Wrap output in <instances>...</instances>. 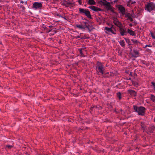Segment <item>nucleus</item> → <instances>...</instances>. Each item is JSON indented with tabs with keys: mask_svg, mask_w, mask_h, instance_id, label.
<instances>
[{
	"mask_svg": "<svg viewBox=\"0 0 155 155\" xmlns=\"http://www.w3.org/2000/svg\"><path fill=\"white\" fill-rule=\"evenodd\" d=\"M134 109L135 112L137 113L139 115L143 116L145 114V108L142 106L138 107L137 106H134Z\"/></svg>",
	"mask_w": 155,
	"mask_h": 155,
	"instance_id": "f257e3e1",
	"label": "nucleus"
},
{
	"mask_svg": "<svg viewBox=\"0 0 155 155\" xmlns=\"http://www.w3.org/2000/svg\"><path fill=\"white\" fill-rule=\"evenodd\" d=\"M96 68V70L99 74H104L105 69L103 64L101 62H97Z\"/></svg>",
	"mask_w": 155,
	"mask_h": 155,
	"instance_id": "f03ea898",
	"label": "nucleus"
},
{
	"mask_svg": "<svg viewBox=\"0 0 155 155\" xmlns=\"http://www.w3.org/2000/svg\"><path fill=\"white\" fill-rule=\"evenodd\" d=\"M79 13L82 15H84L87 18L90 19H91L92 17L91 15L90 12L88 9H84L82 8H79Z\"/></svg>",
	"mask_w": 155,
	"mask_h": 155,
	"instance_id": "7ed1b4c3",
	"label": "nucleus"
},
{
	"mask_svg": "<svg viewBox=\"0 0 155 155\" xmlns=\"http://www.w3.org/2000/svg\"><path fill=\"white\" fill-rule=\"evenodd\" d=\"M145 10L149 12L153 10H155V4L152 2L148 3L145 5Z\"/></svg>",
	"mask_w": 155,
	"mask_h": 155,
	"instance_id": "20e7f679",
	"label": "nucleus"
},
{
	"mask_svg": "<svg viewBox=\"0 0 155 155\" xmlns=\"http://www.w3.org/2000/svg\"><path fill=\"white\" fill-rule=\"evenodd\" d=\"M42 7L41 2H35L32 5V8L35 10L41 9Z\"/></svg>",
	"mask_w": 155,
	"mask_h": 155,
	"instance_id": "39448f33",
	"label": "nucleus"
},
{
	"mask_svg": "<svg viewBox=\"0 0 155 155\" xmlns=\"http://www.w3.org/2000/svg\"><path fill=\"white\" fill-rule=\"evenodd\" d=\"M83 23L84 24V25L82 24L81 25H76V27L79 29H82V30H84L86 28H88V27L87 25V22L86 21L84 22Z\"/></svg>",
	"mask_w": 155,
	"mask_h": 155,
	"instance_id": "423d86ee",
	"label": "nucleus"
},
{
	"mask_svg": "<svg viewBox=\"0 0 155 155\" xmlns=\"http://www.w3.org/2000/svg\"><path fill=\"white\" fill-rule=\"evenodd\" d=\"M131 16L134 17V12L133 10L132 11V12L131 14L130 13H128L126 15V17L127 18V19L130 20L131 21H133V19L131 17Z\"/></svg>",
	"mask_w": 155,
	"mask_h": 155,
	"instance_id": "0eeeda50",
	"label": "nucleus"
},
{
	"mask_svg": "<svg viewBox=\"0 0 155 155\" xmlns=\"http://www.w3.org/2000/svg\"><path fill=\"white\" fill-rule=\"evenodd\" d=\"M120 32L121 35L123 36L126 35L127 32L126 31V29L125 28H123L122 26L119 28Z\"/></svg>",
	"mask_w": 155,
	"mask_h": 155,
	"instance_id": "6e6552de",
	"label": "nucleus"
},
{
	"mask_svg": "<svg viewBox=\"0 0 155 155\" xmlns=\"http://www.w3.org/2000/svg\"><path fill=\"white\" fill-rule=\"evenodd\" d=\"M103 5H104L106 8L107 10H110L111 9V5L110 3L107 2H103Z\"/></svg>",
	"mask_w": 155,
	"mask_h": 155,
	"instance_id": "1a4fd4ad",
	"label": "nucleus"
},
{
	"mask_svg": "<svg viewBox=\"0 0 155 155\" xmlns=\"http://www.w3.org/2000/svg\"><path fill=\"white\" fill-rule=\"evenodd\" d=\"M113 22L115 25H117L119 28L122 26L121 23L117 18H115Z\"/></svg>",
	"mask_w": 155,
	"mask_h": 155,
	"instance_id": "9d476101",
	"label": "nucleus"
},
{
	"mask_svg": "<svg viewBox=\"0 0 155 155\" xmlns=\"http://www.w3.org/2000/svg\"><path fill=\"white\" fill-rule=\"evenodd\" d=\"M118 9L122 14L124 15L125 14V9L122 6H120L119 7Z\"/></svg>",
	"mask_w": 155,
	"mask_h": 155,
	"instance_id": "9b49d317",
	"label": "nucleus"
},
{
	"mask_svg": "<svg viewBox=\"0 0 155 155\" xmlns=\"http://www.w3.org/2000/svg\"><path fill=\"white\" fill-rule=\"evenodd\" d=\"M128 92L132 96H135L136 95V92L134 90H129Z\"/></svg>",
	"mask_w": 155,
	"mask_h": 155,
	"instance_id": "f8f14e48",
	"label": "nucleus"
},
{
	"mask_svg": "<svg viewBox=\"0 0 155 155\" xmlns=\"http://www.w3.org/2000/svg\"><path fill=\"white\" fill-rule=\"evenodd\" d=\"M89 8L92 9L93 11H100V9L99 8H97L94 6H92L89 7Z\"/></svg>",
	"mask_w": 155,
	"mask_h": 155,
	"instance_id": "ddd939ff",
	"label": "nucleus"
},
{
	"mask_svg": "<svg viewBox=\"0 0 155 155\" xmlns=\"http://www.w3.org/2000/svg\"><path fill=\"white\" fill-rule=\"evenodd\" d=\"M127 5L129 7H131L132 6L131 5L133 4H134L136 3V2L135 1L134 2H131V0H128L127 1Z\"/></svg>",
	"mask_w": 155,
	"mask_h": 155,
	"instance_id": "4468645a",
	"label": "nucleus"
},
{
	"mask_svg": "<svg viewBox=\"0 0 155 155\" xmlns=\"http://www.w3.org/2000/svg\"><path fill=\"white\" fill-rule=\"evenodd\" d=\"M127 33L131 35L134 36L135 35L134 31L129 29H127Z\"/></svg>",
	"mask_w": 155,
	"mask_h": 155,
	"instance_id": "2eb2a0df",
	"label": "nucleus"
},
{
	"mask_svg": "<svg viewBox=\"0 0 155 155\" xmlns=\"http://www.w3.org/2000/svg\"><path fill=\"white\" fill-rule=\"evenodd\" d=\"M113 25H112L110 28H108L107 27H105V30L106 31V32L108 33V32H110L111 31V28H113Z\"/></svg>",
	"mask_w": 155,
	"mask_h": 155,
	"instance_id": "dca6fc26",
	"label": "nucleus"
},
{
	"mask_svg": "<svg viewBox=\"0 0 155 155\" xmlns=\"http://www.w3.org/2000/svg\"><path fill=\"white\" fill-rule=\"evenodd\" d=\"M131 41L137 45H138V44H140V42L136 39H131Z\"/></svg>",
	"mask_w": 155,
	"mask_h": 155,
	"instance_id": "f3484780",
	"label": "nucleus"
},
{
	"mask_svg": "<svg viewBox=\"0 0 155 155\" xmlns=\"http://www.w3.org/2000/svg\"><path fill=\"white\" fill-rule=\"evenodd\" d=\"M134 54L133 55V56L134 57L136 58L138 56V55L139 54V52L138 51H137V50H134Z\"/></svg>",
	"mask_w": 155,
	"mask_h": 155,
	"instance_id": "a211bd4d",
	"label": "nucleus"
},
{
	"mask_svg": "<svg viewBox=\"0 0 155 155\" xmlns=\"http://www.w3.org/2000/svg\"><path fill=\"white\" fill-rule=\"evenodd\" d=\"M150 99L151 101L155 103V96L153 95H151Z\"/></svg>",
	"mask_w": 155,
	"mask_h": 155,
	"instance_id": "6ab92c4d",
	"label": "nucleus"
},
{
	"mask_svg": "<svg viewBox=\"0 0 155 155\" xmlns=\"http://www.w3.org/2000/svg\"><path fill=\"white\" fill-rule=\"evenodd\" d=\"M88 4L90 5H94L95 4V2L94 0H88Z\"/></svg>",
	"mask_w": 155,
	"mask_h": 155,
	"instance_id": "aec40b11",
	"label": "nucleus"
},
{
	"mask_svg": "<svg viewBox=\"0 0 155 155\" xmlns=\"http://www.w3.org/2000/svg\"><path fill=\"white\" fill-rule=\"evenodd\" d=\"M119 42L122 47H124L125 46V42L124 40H121Z\"/></svg>",
	"mask_w": 155,
	"mask_h": 155,
	"instance_id": "412c9836",
	"label": "nucleus"
},
{
	"mask_svg": "<svg viewBox=\"0 0 155 155\" xmlns=\"http://www.w3.org/2000/svg\"><path fill=\"white\" fill-rule=\"evenodd\" d=\"M117 96L118 97L119 100H120L121 98V94L120 92H118L117 93Z\"/></svg>",
	"mask_w": 155,
	"mask_h": 155,
	"instance_id": "4be33fe9",
	"label": "nucleus"
},
{
	"mask_svg": "<svg viewBox=\"0 0 155 155\" xmlns=\"http://www.w3.org/2000/svg\"><path fill=\"white\" fill-rule=\"evenodd\" d=\"M81 55L82 57H84L85 56V54L86 53L83 52L82 51L79 50Z\"/></svg>",
	"mask_w": 155,
	"mask_h": 155,
	"instance_id": "5701e85b",
	"label": "nucleus"
},
{
	"mask_svg": "<svg viewBox=\"0 0 155 155\" xmlns=\"http://www.w3.org/2000/svg\"><path fill=\"white\" fill-rule=\"evenodd\" d=\"M110 32H111L112 34H113L114 35H115L116 34V30L115 29H114V30H113L112 28H111V31H110Z\"/></svg>",
	"mask_w": 155,
	"mask_h": 155,
	"instance_id": "b1692460",
	"label": "nucleus"
},
{
	"mask_svg": "<svg viewBox=\"0 0 155 155\" xmlns=\"http://www.w3.org/2000/svg\"><path fill=\"white\" fill-rule=\"evenodd\" d=\"M79 50L82 51L83 52L86 53V51L85 48H81L80 49H79Z\"/></svg>",
	"mask_w": 155,
	"mask_h": 155,
	"instance_id": "393cba45",
	"label": "nucleus"
},
{
	"mask_svg": "<svg viewBox=\"0 0 155 155\" xmlns=\"http://www.w3.org/2000/svg\"><path fill=\"white\" fill-rule=\"evenodd\" d=\"M150 35L151 36L153 39H155V36L154 34L152 32L150 33Z\"/></svg>",
	"mask_w": 155,
	"mask_h": 155,
	"instance_id": "a878e982",
	"label": "nucleus"
},
{
	"mask_svg": "<svg viewBox=\"0 0 155 155\" xmlns=\"http://www.w3.org/2000/svg\"><path fill=\"white\" fill-rule=\"evenodd\" d=\"M124 39L125 40L126 42L127 43H128V44L130 42V40L129 39L126 38H125Z\"/></svg>",
	"mask_w": 155,
	"mask_h": 155,
	"instance_id": "bb28decb",
	"label": "nucleus"
},
{
	"mask_svg": "<svg viewBox=\"0 0 155 155\" xmlns=\"http://www.w3.org/2000/svg\"><path fill=\"white\" fill-rule=\"evenodd\" d=\"M151 84L153 87L154 90L155 91V83L154 82H151Z\"/></svg>",
	"mask_w": 155,
	"mask_h": 155,
	"instance_id": "cd10ccee",
	"label": "nucleus"
},
{
	"mask_svg": "<svg viewBox=\"0 0 155 155\" xmlns=\"http://www.w3.org/2000/svg\"><path fill=\"white\" fill-rule=\"evenodd\" d=\"M78 2L80 5H82L81 0H78Z\"/></svg>",
	"mask_w": 155,
	"mask_h": 155,
	"instance_id": "c85d7f7f",
	"label": "nucleus"
},
{
	"mask_svg": "<svg viewBox=\"0 0 155 155\" xmlns=\"http://www.w3.org/2000/svg\"><path fill=\"white\" fill-rule=\"evenodd\" d=\"M56 15L57 16H58V17H62V16L59 15L58 14H56Z\"/></svg>",
	"mask_w": 155,
	"mask_h": 155,
	"instance_id": "c756f323",
	"label": "nucleus"
},
{
	"mask_svg": "<svg viewBox=\"0 0 155 155\" xmlns=\"http://www.w3.org/2000/svg\"><path fill=\"white\" fill-rule=\"evenodd\" d=\"M6 147L7 148H8L10 149L12 147V146L11 145H7L6 146Z\"/></svg>",
	"mask_w": 155,
	"mask_h": 155,
	"instance_id": "7c9ffc66",
	"label": "nucleus"
},
{
	"mask_svg": "<svg viewBox=\"0 0 155 155\" xmlns=\"http://www.w3.org/2000/svg\"><path fill=\"white\" fill-rule=\"evenodd\" d=\"M62 18H64L65 20H67L65 16H62Z\"/></svg>",
	"mask_w": 155,
	"mask_h": 155,
	"instance_id": "2f4dec72",
	"label": "nucleus"
},
{
	"mask_svg": "<svg viewBox=\"0 0 155 155\" xmlns=\"http://www.w3.org/2000/svg\"><path fill=\"white\" fill-rule=\"evenodd\" d=\"M107 2V1H106V0H102L101 1V2H102V4H103V2Z\"/></svg>",
	"mask_w": 155,
	"mask_h": 155,
	"instance_id": "473e14b6",
	"label": "nucleus"
},
{
	"mask_svg": "<svg viewBox=\"0 0 155 155\" xmlns=\"http://www.w3.org/2000/svg\"><path fill=\"white\" fill-rule=\"evenodd\" d=\"M23 3H24V2H23V1H20V3H22V4H23Z\"/></svg>",
	"mask_w": 155,
	"mask_h": 155,
	"instance_id": "72a5a7b5",
	"label": "nucleus"
},
{
	"mask_svg": "<svg viewBox=\"0 0 155 155\" xmlns=\"http://www.w3.org/2000/svg\"><path fill=\"white\" fill-rule=\"evenodd\" d=\"M152 46L150 45H148V47H151Z\"/></svg>",
	"mask_w": 155,
	"mask_h": 155,
	"instance_id": "f704fd0d",
	"label": "nucleus"
},
{
	"mask_svg": "<svg viewBox=\"0 0 155 155\" xmlns=\"http://www.w3.org/2000/svg\"><path fill=\"white\" fill-rule=\"evenodd\" d=\"M132 25H132V24H129V26H130V27L132 26Z\"/></svg>",
	"mask_w": 155,
	"mask_h": 155,
	"instance_id": "c9c22d12",
	"label": "nucleus"
},
{
	"mask_svg": "<svg viewBox=\"0 0 155 155\" xmlns=\"http://www.w3.org/2000/svg\"><path fill=\"white\" fill-rule=\"evenodd\" d=\"M147 47H148V45H145V48H146Z\"/></svg>",
	"mask_w": 155,
	"mask_h": 155,
	"instance_id": "e433bc0d",
	"label": "nucleus"
},
{
	"mask_svg": "<svg viewBox=\"0 0 155 155\" xmlns=\"http://www.w3.org/2000/svg\"><path fill=\"white\" fill-rule=\"evenodd\" d=\"M129 80H131V78H129Z\"/></svg>",
	"mask_w": 155,
	"mask_h": 155,
	"instance_id": "4c0bfd02",
	"label": "nucleus"
},
{
	"mask_svg": "<svg viewBox=\"0 0 155 155\" xmlns=\"http://www.w3.org/2000/svg\"><path fill=\"white\" fill-rule=\"evenodd\" d=\"M109 72H107V74H109Z\"/></svg>",
	"mask_w": 155,
	"mask_h": 155,
	"instance_id": "58836bf2",
	"label": "nucleus"
},
{
	"mask_svg": "<svg viewBox=\"0 0 155 155\" xmlns=\"http://www.w3.org/2000/svg\"><path fill=\"white\" fill-rule=\"evenodd\" d=\"M154 120V121L155 122V117Z\"/></svg>",
	"mask_w": 155,
	"mask_h": 155,
	"instance_id": "ea45409f",
	"label": "nucleus"
}]
</instances>
